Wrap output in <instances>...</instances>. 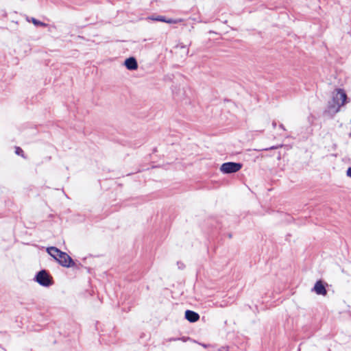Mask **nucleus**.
<instances>
[{
    "label": "nucleus",
    "mask_w": 351,
    "mask_h": 351,
    "mask_svg": "<svg viewBox=\"0 0 351 351\" xmlns=\"http://www.w3.org/2000/svg\"><path fill=\"white\" fill-rule=\"evenodd\" d=\"M32 21L36 25L46 26L45 23H44L41 22V21H39L36 20L34 18L32 19Z\"/></svg>",
    "instance_id": "obj_10"
},
{
    "label": "nucleus",
    "mask_w": 351,
    "mask_h": 351,
    "mask_svg": "<svg viewBox=\"0 0 351 351\" xmlns=\"http://www.w3.org/2000/svg\"><path fill=\"white\" fill-rule=\"evenodd\" d=\"M15 153L17 155L21 156L22 157L25 158L24 154H23V150L21 148H20L19 147H16Z\"/></svg>",
    "instance_id": "obj_11"
},
{
    "label": "nucleus",
    "mask_w": 351,
    "mask_h": 351,
    "mask_svg": "<svg viewBox=\"0 0 351 351\" xmlns=\"http://www.w3.org/2000/svg\"><path fill=\"white\" fill-rule=\"evenodd\" d=\"M47 252L56 260L61 251L56 247H49L47 248Z\"/></svg>",
    "instance_id": "obj_8"
},
{
    "label": "nucleus",
    "mask_w": 351,
    "mask_h": 351,
    "mask_svg": "<svg viewBox=\"0 0 351 351\" xmlns=\"http://www.w3.org/2000/svg\"><path fill=\"white\" fill-rule=\"evenodd\" d=\"M346 175L351 178V167H349L347 170Z\"/></svg>",
    "instance_id": "obj_14"
},
{
    "label": "nucleus",
    "mask_w": 351,
    "mask_h": 351,
    "mask_svg": "<svg viewBox=\"0 0 351 351\" xmlns=\"http://www.w3.org/2000/svg\"><path fill=\"white\" fill-rule=\"evenodd\" d=\"M282 147V145H277V146H272V147H269V148H266V149H265V150L275 149H278V147Z\"/></svg>",
    "instance_id": "obj_13"
},
{
    "label": "nucleus",
    "mask_w": 351,
    "mask_h": 351,
    "mask_svg": "<svg viewBox=\"0 0 351 351\" xmlns=\"http://www.w3.org/2000/svg\"><path fill=\"white\" fill-rule=\"evenodd\" d=\"M272 126H273L274 128H275L276 127V123L275 121H274L272 123Z\"/></svg>",
    "instance_id": "obj_15"
},
{
    "label": "nucleus",
    "mask_w": 351,
    "mask_h": 351,
    "mask_svg": "<svg viewBox=\"0 0 351 351\" xmlns=\"http://www.w3.org/2000/svg\"><path fill=\"white\" fill-rule=\"evenodd\" d=\"M60 265L64 267H73L75 263L71 257L68 255L66 252H60L58 258L56 260Z\"/></svg>",
    "instance_id": "obj_4"
},
{
    "label": "nucleus",
    "mask_w": 351,
    "mask_h": 351,
    "mask_svg": "<svg viewBox=\"0 0 351 351\" xmlns=\"http://www.w3.org/2000/svg\"><path fill=\"white\" fill-rule=\"evenodd\" d=\"M182 265H183V263H181V265H180L178 266V268H181V267H182Z\"/></svg>",
    "instance_id": "obj_17"
},
{
    "label": "nucleus",
    "mask_w": 351,
    "mask_h": 351,
    "mask_svg": "<svg viewBox=\"0 0 351 351\" xmlns=\"http://www.w3.org/2000/svg\"><path fill=\"white\" fill-rule=\"evenodd\" d=\"M182 265H183V263H181V265H180L178 266V268H181V267H182Z\"/></svg>",
    "instance_id": "obj_18"
},
{
    "label": "nucleus",
    "mask_w": 351,
    "mask_h": 351,
    "mask_svg": "<svg viewBox=\"0 0 351 351\" xmlns=\"http://www.w3.org/2000/svg\"><path fill=\"white\" fill-rule=\"evenodd\" d=\"M36 281L43 287H49L53 284L51 276L45 270L40 271L35 277Z\"/></svg>",
    "instance_id": "obj_2"
},
{
    "label": "nucleus",
    "mask_w": 351,
    "mask_h": 351,
    "mask_svg": "<svg viewBox=\"0 0 351 351\" xmlns=\"http://www.w3.org/2000/svg\"><path fill=\"white\" fill-rule=\"evenodd\" d=\"M178 21H181V20H174L172 19H166V21H165V23L171 24V23H177Z\"/></svg>",
    "instance_id": "obj_12"
},
{
    "label": "nucleus",
    "mask_w": 351,
    "mask_h": 351,
    "mask_svg": "<svg viewBox=\"0 0 351 351\" xmlns=\"http://www.w3.org/2000/svg\"><path fill=\"white\" fill-rule=\"evenodd\" d=\"M178 339H173L172 340H173V341H176V340H178Z\"/></svg>",
    "instance_id": "obj_20"
},
{
    "label": "nucleus",
    "mask_w": 351,
    "mask_h": 351,
    "mask_svg": "<svg viewBox=\"0 0 351 351\" xmlns=\"http://www.w3.org/2000/svg\"><path fill=\"white\" fill-rule=\"evenodd\" d=\"M280 128H282V130H285V128L282 124L280 125Z\"/></svg>",
    "instance_id": "obj_16"
},
{
    "label": "nucleus",
    "mask_w": 351,
    "mask_h": 351,
    "mask_svg": "<svg viewBox=\"0 0 351 351\" xmlns=\"http://www.w3.org/2000/svg\"><path fill=\"white\" fill-rule=\"evenodd\" d=\"M242 167V165L239 162H228L222 164L220 170L223 173H232L239 171Z\"/></svg>",
    "instance_id": "obj_3"
},
{
    "label": "nucleus",
    "mask_w": 351,
    "mask_h": 351,
    "mask_svg": "<svg viewBox=\"0 0 351 351\" xmlns=\"http://www.w3.org/2000/svg\"><path fill=\"white\" fill-rule=\"evenodd\" d=\"M185 318L190 322H195L199 319V315L193 311L187 310L185 312Z\"/></svg>",
    "instance_id": "obj_7"
},
{
    "label": "nucleus",
    "mask_w": 351,
    "mask_h": 351,
    "mask_svg": "<svg viewBox=\"0 0 351 351\" xmlns=\"http://www.w3.org/2000/svg\"><path fill=\"white\" fill-rule=\"evenodd\" d=\"M124 64L128 70H136L138 68L137 61L134 57L127 58Z\"/></svg>",
    "instance_id": "obj_6"
},
{
    "label": "nucleus",
    "mask_w": 351,
    "mask_h": 351,
    "mask_svg": "<svg viewBox=\"0 0 351 351\" xmlns=\"http://www.w3.org/2000/svg\"><path fill=\"white\" fill-rule=\"evenodd\" d=\"M182 265H183V263H181V265H180L178 266V268H181V267H182Z\"/></svg>",
    "instance_id": "obj_19"
},
{
    "label": "nucleus",
    "mask_w": 351,
    "mask_h": 351,
    "mask_svg": "<svg viewBox=\"0 0 351 351\" xmlns=\"http://www.w3.org/2000/svg\"><path fill=\"white\" fill-rule=\"evenodd\" d=\"M346 99V93L342 89H339L333 97L332 104L329 105V109L334 113H337L340 110L341 106L345 104Z\"/></svg>",
    "instance_id": "obj_1"
},
{
    "label": "nucleus",
    "mask_w": 351,
    "mask_h": 351,
    "mask_svg": "<svg viewBox=\"0 0 351 351\" xmlns=\"http://www.w3.org/2000/svg\"><path fill=\"white\" fill-rule=\"evenodd\" d=\"M312 291H315L317 295H326L327 293L325 286L321 280L316 282Z\"/></svg>",
    "instance_id": "obj_5"
},
{
    "label": "nucleus",
    "mask_w": 351,
    "mask_h": 351,
    "mask_svg": "<svg viewBox=\"0 0 351 351\" xmlns=\"http://www.w3.org/2000/svg\"><path fill=\"white\" fill-rule=\"evenodd\" d=\"M147 19L154 21H161V22L166 21V19L163 16H151L147 17Z\"/></svg>",
    "instance_id": "obj_9"
}]
</instances>
